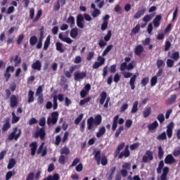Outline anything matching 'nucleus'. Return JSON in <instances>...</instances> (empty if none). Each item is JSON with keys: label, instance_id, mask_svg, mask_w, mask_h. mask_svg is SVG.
I'll list each match as a JSON object with an SVG mask.
<instances>
[{"label": "nucleus", "instance_id": "obj_1", "mask_svg": "<svg viewBox=\"0 0 180 180\" xmlns=\"http://www.w3.org/2000/svg\"><path fill=\"white\" fill-rule=\"evenodd\" d=\"M157 173L158 174H161L160 176V180H168V174H169V167H164V161L161 160L159 164L158 167L156 169Z\"/></svg>", "mask_w": 180, "mask_h": 180}, {"label": "nucleus", "instance_id": "obj_2", "mask_svg": "<svg viewBox=\"0 0 180 180\" xmlns=\"http://www.w3.org/2000/svg\"><path fill=\"white\" fill-rule=\"evenodd\" d=\"M101 123H102V116L101 115H96L95 119L94 117H90L87 120V130H93V131H95V129H94V124L99 126Z\"/></svg>", "mask_w": 180, "mask_h": 180}, {"label": "nucleus", "instance_id": "obj_3", "mask_svg": "<svg viewBox=\"0 0 180 180\" xmlns=\"http://www.w3.org/2000/svg\"><path fill=\"white\" fill-rule=\"evenodd\" d=\"M20 136H22V130L18 127H14L13 131L8 136V140L18 141Z\"/></svg>", "mask_w": 180, "mask_h": 180}, {"label": "nucleus", "instance_id": "obj_4", "mask_svg": "<svg viewBox=\"0 0 180 180\" xmlns=\"http://www.w3.org/2000/svg\"><path fill=\"white\" fill-rule=\"evenodd\" d=\"M58 122V112L53 111L51 114V117H49L47 119V124L50 126V124H56Z\"/></svg>", "mask_w": 180, "mask_h": 180}, {"label": "nucleus", "instance_id": "obj_5", "mask_svg": "<svg viewBox=\"0 0 180 180\" xmlns=\"http://www.w3.org/2000/svg\"><path fill=\"white\" fill-rule=\"evenodd\" d=\"M12 72H15V67L12 65H8L6 68V71L4 74V77L6 79V82H8L9 79H11V77H12V75H11V73Z\"/></svg>", "mask_w": 180, "mask_h": 180}, {"label": "nucleus", "instance_id": "obj_6", "mask_svg": "<svg viewBox=\"0 0 180 180\" xmlns=\"http://www.w3.org/2000/svg\"><path fill=\"white\" fill-rule=\"evenodd\" d=\"M39 137L40 140H44V139H46V129L44 127L40 128L34 134V139H39Z\"/></svg>", "mask_w": 180, "mask_h": 180}, {"label": "nucleus", "instance_id": "obj_7", "mask_svg": "<svg viewBox=\"0 0 180 180\" xmlns=\"http://www.w3.org/2000/svg\"><path fill=\"white\" fill-rule=\"evenodd\" d=\"M117 123H119V124H123V123H124V120L123 118L119 119V115L115 116L113 118V123L112 126V131H115L117 128Z\"/></svg>", "mask_w": 180, "mask_h": 180}, {"label": "nucleus", "instance_id": "obj_8", "mask_svg": "<svg viewBox=\"0 0 180 180\" xmlns=\"http://www.w3.org/2000/svg\"><path fill=\"white\" fill-rule=\"evenodd\" d=\"M149 161H153L154 160V155L152 151L147 150L145 153V155L142 158V162H148Z\"/></svg>", "mask_w": 180, "mask_h": 180}, {"label": "nucleus", "instance_id": "obj_9", "mask_svg": "<svg viewBox=\"0 0 180 180\" xmlns=\"http://www.w3.org/2000/svg\"><path fill=\"white\" fill-rule=\"evenodd\" d=\"M86 78V72H81L79 70L77 71L74 74V79L75 81H81L84 79Z\"/></svg>", "mask_w": 180, "mask_h": 180}, {"label": "nucleus", "instance_id": "obj_10", "mask_svg": "<svg viewBox=\"0 0 180 180\" xmlns=\"http://www.w3.org/2000/svg\"><path fill=\"white\" fill-rule=\"evenodd\" d=\"M110 18V15L106 14L103 18V23L101 24V30H106L108 29V25H109V19Z\"/></svg>", "mask_w": 180, "mask_h": 180}, {"label": "nucleus", "instance_id": "obj_11", "mask_svg": "<svg viewBox=\"0 0 180 180\" xmlns=\"http://www.w3.org/2000/svg\"><path fill=\"white\" fill-rule=\"evenodd\" d=\"M10 61L11 63H14V67H19L22 63V58L19 57V56L16 55L14 58L11 57Z\"/></svg>", "mask_w": 180, "mask_h": 180}, {"label": "nucleus", "instance_id": "obj_12", "mask_svg": "<svg viewBox=\"0 0 180 180\" xmlns=\"http://www.w3.org/2000/svg\"><path fill=\"white\" fill-rule=\"evenodd\" d=\"M84 16L82 14H79L77 17L76 23L77 26L79 27V29H84Z\"/></svg>", "mask_w": 180, "mask_h": 180}, {"label": "nucleus", "instance_id": "obj_13", "mask_svg": "<svg viewBox=\"0 0 180 180\" xmlns=\"http://www.w3.org/2000/svg\"><path fill=\"white\" fill-rule=\"evenodd\" d=\"M123 157H124L125 158H127V157H130V150H129V146H127L124 150L118 155V158L120 160H122Z\"/></svg>", "mask_w": 180, "mask_h": 180}, {"label": "nucleus", "instance_id": "obj_14", "mask_svg": "<svg viewBox=\"0 0 180 180\" xmlns=\"http://www.w3.org/2000/svg\"><path fill=\"white\" fill-rule=\"evenodd\" d=\"M143 51L144 47L141 44L137 45L134 49V54L138 57H141V53H143Z\"/></svg>", "mask_w": 180, "mask_h": 180}, {"label": "nucleus", "instance_id": "obj_15", "mask_svg": "<svg viewBox=\"0 0 180 180\" xmlns=\"http://www.w3.org/2000/svg\"><path fill=\"white\" fill-rule=\"evenodd\" d=\"M173 129H174V122H171L167 126L166 133H167V136L168 139H171V137H172Z\"/></svg>", "mask_w": 180, "mask_h": 180}, {"label": "nucleus", "instance_id": "obj_16", "mask_svg": "<svg viewBox=\"0 0 180 180\" xmlns=\"http://www.w3.org/2000/svg\"><path fill=\"white\" fill-rule=\"evenodd\" d=\"M162 20V15H161V14L156 15L153 21L154 27H160Z\"/></svg>", "mask_w": 180, "mask_h": 180}, {"label": "nucleus", "instance_id": "obj_17", "mask_svg": "<svg viewBox=\"0 0 180 180\" xmlns=\"http://www.w3.org/2000/svg\"><path fill=\"white\" fill-rule=\"evenodd\" d=\"M10 106L11 108H16L18 106V98L14 94L10 96Z\"/></svg>", "mask_w": 180, "mask_h": 180}, {"label": "nucleus", "instance_id": "obj_18", "mask_svg": "<svg viewBox=\"0 0 180 180\" xmlns=\"http://www.w3.org/2000/svg\"><path fill=\"white\" fill-rule=\"evenodd\" d=\"M31 67L32 70H35L36 71H41V62H40L39 60H37L32 64Z\"/></svg>", "mask_w": 180, "mask_h": 180}, {"label": "nucleus", "instance_id": "obj_19", "mask_svg": "<svg viewBox=\"0 0 180 180\" xmlns=\"http://www.w3.org/2000/svg\"><path fill=\"white\" fill-rule=\"evenodd\" d=\"M137 79V75H134L131 76L130 80H129V85L131 87V89L132 91H134L136 89V80Z\"/></svg>", "mask_w": 180, "mask_h": 180}, {"label": "nucleus", "instance_id": "obj_20", "mask_svg": "<svg viewBox=\"0 0 180 180\" xmlns=\"http://www.w3.org/2000/svg\"><path fill=\"white\" fill-rule=\"evenodd\" d=\"M75 70H77V65H74L69 68V71H64V75L66 77V78H70L71 77V74H72V72H74Z\"/></svg>", "mask_w": 180, "mask_h": 180}, {"label": "nucleus", "instance_id": "obj_21", "mask_svg": "<svg viewBox=\"0 0 180 180\" xmlns=\"http://www.w3.org/2000/svg\"><path fill=\"white\" fill-rule=\"evenodd\" d=\"M9 117L6 118L5 123L4 124L1 130L2 131H8L11 129V122Z\"/></svg>", "mask_w": 180, "mask_h": 180}, {"label": "nucleus", "instance_id": "obj_22", "mask_svg": "<svg viewBox=\"0 0 180 180\" xmlns=\"http://www.w3.org/2000/svg\"><path fill=\"white\" fill-rule=\"evenodd\" d=\"M31 148V155L34 157L36 155V150H37V142H32L30 144Z\"/></svg>", "mask_w": 180, "mask_h": 180}, {"label": "nucleus", "instance_id": "obj_23", "mask_svg": "<svg viewBox=\"0 0 180 180\" xmlns=\"http://www.w3.org/2000/svg\"><path fill=\"white\" fill-rule=\"evenodd\" d=\"M175 162V158L172 154L167 155L165 158V164H174Z\"/></svg>", "mask_w": 180, "mask_h": 180}, {"label": "nucleus", "instance_id": "obj_24", "mask_svg": "<svg viewBox=\"0 0 180 180\" xmlns=\"http://www.w3.org/2000/svg\"><path fill=\"white\" fill-rule=\"evenodd\" d=\"M124 146H125L124 142H122L120 145H118V146L117 147L116 150L114 152L115 157H117V155L120 154V151H122V150L124 148Z\"/></svg>", "mask_w": 180, "mask_h": 180}, {"label": "nucleus", "instance_id": "obj_25", "mask_svg": "<svg viewBox=\"0 0 180 180\" xmlns=\"http://www.w3.org/2000/svg\"><path fill=\"white\" fill-rule=\"evenodd\" d=\"M58 38L60 39V40H62V41H64L65 43H68V44H71V43H72V41H74L70 37H64L63 36V33L59 34Z\"/></svg>", "mask_w": 180, "mask_h": 180}, {"label": "nucleus", "instance_id": "obj_26", "mask_svg": "<svg viewBox=\"0 0 180 180\" xmlns=\"http://www.w3.org/2000/svg\"><path fill=\"white\" fill-rule=\"evenodd\" d=\"M107 98H108V94L106 93V91H102L100 94V100H99L100 104L103 105V103H105V101H106Z\"/></svg>", "mask_w": 180, "mask_h": 180}, {"label": "nucleus", "instance_id": "obj_27", "mask_svg": "<svg viewBox=\"0 0 180 180\" xmlns=\"http://www.w3.org/2000/svg\"><path fill=\"white\" fill-rule=\"evenodd\" d=\"M27 102L29 103H32L34 102V91H33V90H30L28 91Z\"/></svg>", "mask_w": 180, "mask_h": 180}, {"label": "nucleus", "instance_id": "obj_28", "mask_svg": "<svg viewBox=\"0 0 180 180\" xmlns=\"http://www.w3.org/2000/svg\"><path fill=\"white\" fill-rule=\"evenodd\" d=\"M94 160L97 162V165H101V150H97L94 153Z\"/></svg>", "mask_w": 180, "mask_h": 180}, {"label": "nucleus", "instance_id": "obj_29", "mask_svg": "<svg viewBox=\"0 0 180 180\" xmlns=\"http://www.w3.org/2000/svg\"><path fill=\"white\" fill-rule=\"evenodd\" d=\"M143 117L147 118L151 115V107H146L142 112Z\"/></svg>", "mask_w": 180, "mask_h": 180}, {"label": "nucleus", "instance_id": "obj_30", "mask_svg": "<svg viewBox=\"0 0 180 180\" xmlns=\"http://www.w3.org/2000/svg\"><path fill=\"white\" fill-rule=\"evenodd\" d=\"M144 13H146V8H143L142 10L139 11L135 13L134 15V19H140L141 16L144 15Z\"/></svg>", "mask_w": 180, "mask_h": 180}, {"label": "nucleus", "instance_id": "obj_31", "mask_svg": "<svg viewBox=\"0 0 180 180\" xmlns=\"http://www.w3.org/2000/svg\"><path fill=\"white\" fill-rule=\"evenodd\" d=\"M105 133H106V129L105 128V127H101L98 129V131L96 133V136L98 139H99L100 137H102V136H103Z\"/></svg>", "mask_w": 180, "mask_h": 180}, {"label": "nucleus", "instance_id": "obj_32", "mask_svg": "<svg viewBox=\"0 0 180 180\" xmlns=\"http://www.w3.org/2000/svg\"><path fill=\"white\" fill-rule=\"evenodd\" d=\"M66 23H68L72 27H74V26H75V18H74V16H69L66 20Z\"/></svg>", "mask_w": 180, "mask_h": 180}, {"label": "nucleus", "instance_id": "obj_33", "mask_svg": "<svg viewBox=\"0 0 180 180\" xmlns=\"http://www.w3.org/2000/svg\"><path fill=\"white\" fill-rule=\"evenodd\" d=\"M91 99H92V97L89 96L86 98L80 100V101L79 103V106H84V105H86V103H89V102H91Z\"/></svg>", "mask_w": 180, "mask_h": 180}, {"label": "nucleus", "instance_id": "obj_34", "mask_svg": "<svg viewBox=\"0 0 180 180\" xmlns=\"http://www.w3.org/2000/svg\"><path fill=\"white\" fill-rule=\"evenodd\" d=\"M138 110H139V101H136L132 105L131 113H137Z\"/></svg>", "mask_w": 180, "mask_h": 180}, {"label": "nucleus", "instance_id": "obj_35", "mask_svg": "<svg viewBox=\"0 0 180 180\" xmlns=\"http://www.w3.org/2000/svg\"><path fill=\"white\" fill-rule=\"evenodd\" d=\"M158 127V122L157 120L154 121L152 124L148 125V130H155Z\"/></svg>", "mask_w": 180, "mask_h": 180}, {"label": "nucleus", "instance_id": "obj_36", "mask_svg": "<svg viewBox=\"0 0 180 180\" xmlns=\"http://www.w3.org/2000/svg\"><path fill=\"white\" fill-rule=\"evenodd\" d=\"M50 40H51V38L50 37V35H49L44 44V50L46 51V50H47L50 46Z\"/></svg>", "mask_w": 180, "mask_h": 180}, {"label": "nucleus", "instance_id": "obj_37", "mask_svg": "<svg viewBox=\"0 0 180 180\" xmlns=\"http://www.w3.org/2000/svg\"><path fill=\"white\" fill-rule=\"evenodd\" d=\"M78 36V28L75 27V28H72L70 31V37L72 39H77Z\"/></svg>", "mask_w": 180, "mask_h": 180}, {"label": "nucleus", "instance_id": "obj_38", "mask_svg": "<svg viewBox=\"0 0 180 180\" xmlns=\"http://www.w3.org/2000/svg\"><path fill=\"white\" fill-rule=\"evenodd\" d=\"M70 148H68L67 146H65L60 149L61 155H70Z\"/></svg>", "mask_w": 180, "mask_h": 180}, {"label": "nucleus", "instance_id": "obj_39", "mask_svg": "<svg viewBox=\"0 0 180 180\" xmlns=\"http://www.w3.org/2000/svg\"><path fill=\"white\" fill-rule=\"evenodd\" d=\"M156 65L158 69L164 68V67H165V63L162 59H158L156 62Z\"/></svg>", "mask_w": 180, "mask_h": 180}, {"label": "nucleus", "instance_id": "obj_40", "mask_svg": "<svg viewBox=\"0 0 180 180\" xmlns=\"http://www.w3.org/2000/svg\"><path fill=\"white\" fill-rule=\"evenodd\" d=\"M116 172V167H113L110 169V173L108 174V180H112L113 179V174Z\"/></svg>", "mask_w": 180, "mask_h": 180}, {"label": "nucleus", "instance_id": "obj_41", "mask_svg": "<svg viewBox=\"0 0 180 180\" xmlns=\"http://www.w3.org/2000/svg\"><path fill=\"white\" fill-rule=\"evenodd\" d=\"M169 57L170 58L174 60V61H178V60H179V52L178 51L174 52L173 53L171 54Z\"/></svg>", "mask_w": 180, "mask_h": 180}, {"label": "nucleus", "instance_id": "obj_42", "mask_svg": "<svg viewBox=\"0 0 180 180\" xmlns=\"http://www.w3.org/2000/svg\"><path fill=\"white\" fill-rule=\"evenodd\" d=\"M15 165H16V161L15 159L11 158L8 164L7 168L8 169H12Z\"/></svg>", "mask_w": 180, "mask_h": 180}, {"label": "nucleus", "instance_id": "obj_43", "mask_svg": "<svg viewBox=\"0 0 180 180\" xmlns=\"http://www.w3.org/2000/svg\"><path fill=\"white\" fill-rule=\"evenodd\" d=\"M41 15H43V11L41 9H39L37 12V14L36 17L33 19L32 22H36L41 18Z\"/></svg>", "mask_w": 180, "mask_h": 180}, {"label": "nucleus", "instance_id": "obj_44", "mask_svg": "<svg viewBox=\"0 0 180 180\" xmlns=\"http://www.w3.org/2000/svg\"><path fill=\"white\" fill-rule=\"evenodd\" d=\"M176 101V94H172L170 96V97L168 98V105H172L174 102Z\"/></svg>", "mask_w": 180, "mask_h": 180}, {"label": "nucleus", "instance_id": "obj_45", "mask_svg": "<svg viewBox=\"0 0 180 180\" xmlns=\"http://www.w3.org/2000/svg\"><path fill=\"white\" fill-rule=\"evenodd\" d=\"M148 82H150V77H146L141 79V84L142 86H147V84H148Z\"/></svg>", "mask_w": 180, "mask_h": 180}, {"label": "nucleus", "instance_id": "obj_46", "mask_svg": "<svg viewBox=\"0 0 180 180\" xmlns=\"http://www.w3.org/2000/svg\"><path fill=\"white\" fill-rule=\"evenodd\" d=\"M37 43V37L34 35L30 38V46H34Z\"/></svg>", "mask_w": 180, "mask_h": 180}, {"label": "nucleus", "instance_id": "obj_47", "mask_svg": "<svg viewBox=\"0 0 180 180\" xmlns=\"http://www.w3.org/2000/svg\"><path fill=\"white\" fill-rule=\"evenodd\" d=\"M158 158L159 160H162V158H164V150L161 146L158 147Z\"/></svg>", "mask_w": 180, "mask_h": 180}, {"label": "nucleus", "instance_id": "obj_48", "mask_svg": "<svg viewBox=\"0 0 180 180\" xmlns=\"http://www.w3.org/2000/svg\"><path fill=\"white\" fill-rule=\"evenodd\" d=\"M56 46L57 51H59L60 53L64 52V49H63V44H61V42H56Z\"/></svg>", "mask_w": 180, "mask_h": 180}, {"label": "nucleus", "instance_id": "obj_49", "mask_svg": "<svg viewBox=\"0 0 180 180\" xmlns=\"http://www.w3.org/2000/svg\"><path fill=\"white\" fill-rule=\"evenodd\" d=\"M112 49H113V45H108L102 53L103 57H105V56H106V54H108V53H109Z\"/></svg>", "mask_w": 180, "mask_h": 180}, {"label": "nucleus", "instance_id": "obj_50", "mask_svg": "<svg viewBox=\"0 0 180 180\" xmlns=\"http://www.w3.org/2000/svg\"><path fill=\"white\" fill-rule=\"evenodd\" d=\"M111 37H112V31L108 30L107 34L105 35L103 40L108 43V41L110 40Z\"/></svg>", "mask_w": 180, "mask_h": 180}, {"label": "nucleus", "instance_id": "obj_51", "mask_svg": "<svg viewBox=\"0 0 180 180\" xmlns=\"http://www.w3.org/2000/svg\"><path fill=\"white\" fill-rule=\"evenodd\" d=\"M174 63H175V60L172 59H167L166 62L167 67H168L169 68H172L174 67Z\"/></svg>", "mask_w": 180, "mask_h": 180}, {"label": "nucleus", "instance_id": "obj_52", "mask_svg": "<svg viewBox=\"0 0 180 180\" xmlns=\"http://www.w3.org/2000/svg\"><path fill=\"white\" fill-rule=\"evenodd\" d=\"M140 32V25H136L134 28L132 29L131 34H137Z\"/></svg>", "mask_w": 180, "mask_h": 180}, {"label": "nucleus", "instance_id": "obj_53", "mask_svg": "<svg viewBox=\"0 0 180 180\" xmlns=\"http://www.w3.org/2000/svg\"><path fill=\"white\" fill-rule=\"evenodd\" d=\"M157 119L160 122V124H162V123H164V122L165 121V117L162 113L159 114L157 117Z\"/></svg>", "mask_w": 180, "mask_h": 180}, {"label": "nucleus", "instance_id": "obj_54", "mask_svg": "<svg viewBox=\"0 0 180 180\" xmlns=\"http://www.w3.org/2000/svg\"><path fill=\"white\" fill-rule=\"evenodd\" d=\"M157 82H158V77H157V76H153L150 79V86H155V85H157Z\"/></svg>", "mask_w": 180, "mask_h": 180}, {"label": "nucleus", "instance_id": "obj_55", "mask_svg": "<svg viewBox=\"0 0 180 180\" xmlns=\"http://www.w3.org/2000/svg\"><path fill=\"white\" fill-rule=\"evenodd\" d=\"M44 103V97L43 94H41V95L38 96L37 104L38 105H43Z\"/></svg>", "mask_w": 180, "mask_h": 180}, {"label": "nucleus", "instance_id": "obj_56", "mask_svg": "<svg viewBox=\"0 0 180 180\" xmlns=\"http://www.w3.org/2000/svg\"><path fill=\"white\" fill-rule=\"evenodd\" d=\"M16 175V173L15 172H8L6 174V180H9L11 179V177L13 176Z\"/></svg>", "mask_w": 180, "mask_h": 180}, {"label": "nucleus", "instance_id": "obj_57", "mask_svg": "<svg viewBox=\"0 0 180 180\" xmlns=\"http://www.w3.org/2000/svg\"><path fill=\"white\" fill-rule=\"evenodd\" d=\"M100 164L103 166L108 165V158H106V156H102L100 160Z\"/></svg>", "mask_w": 180, "mask_h": 180}, {"label": "nucleus", "instance_id": "obj_58", "mask_svg": "<svg viewBox=\"0 0 180 180\" xmlns=\"http://www.w3.org/2000/svg\"><path fill=\"white\" fill-rule=\"evenodd\" d=\"M158 140H167V134L165 131L162 132L157 136Z\"/></svg>", "mask_w": 180, "mask_h": 180}, {"label": "nucleus", "instance_id": "obj_59", "mask_svg": "<svg viewBox=\"0 0 180 180\" xmlns=\"http://www.w3.org/2000/svg\"><path fill=\"white\" fill-rule=\"evenodd\" d=\"M123 130H124V127L123 126L119 127L118 129L117 130V131L115 133L116 139H117V137H119V136H120V134L123 131Z\"/></svg>", "mask_w": 180, "mask_h": 180}, {"label": "nucleus", "instance_id": "obj_60", "mask_svg": "<svg viewBox=\"0 0 180 180\" xmlns=\"http://www.w3.org/2000/svg\"><path fill=\"white\" fill-rule=\"evenodd\" d=\"M58 162L59 164H61V165H64L65 164V156H64V155H61L59 157Z\"/></svg>", "mask_w": 180, "mask_h": 180}, {"label": "nucleus", "instance_id": "obj_61", "mask_svg": "<svg viewBox=\"0 0 180 180\" xmlns=\"http://www.w3.org/2000/svg\"><path fill=\"white\" fill-rule=\"evenodd\" d=\"M84 118V114H80L75 120V124H79L81 120Z\"/></svg>", "mask_w": 180, "mask_h": 180}, {"label": "nucleus", "instance_id": "obj_62", "mask_svg": "<svg viewBox=\"0 0 180 180\" xmlns=\"http://www.w3.org/2000/svg\"><path fill=\"white\" fill-rule=\"evenodd\" d=\"M97 61H98V63H99L101 65H103L105 64V59L103 58V56H98L97 58Z\"/></svg>", "mask_w": 180, "mask_h": 180}, {"label": "nucleus", "instance_id": "obj_63", "mask_svg": "<svg viewBox=\"0 0 180 180\" xmlns=\"http://www.w3.org/2000/svg\"><path fill=\"white\" fill-rule=\"evenodd\" d=\"M101 15V11L99 9H95L91 13L93 18H98Z\"/></svg>", "mask_w": 180, "mask_h": 180}, {"label": "nucleus", "instance_id": "obj_64", "mask_svg": "<svg viewBox=\"0 0 180 180\" xmlns=\"http://www.w3.org/2000/svg\"><path fill=\"white\" fill-rule=\"evenodd\" d=\"M57 108H58V103H57V96H53V110H56Z\"/></svg>", "mask_w": 180, "mask_h": 180}]
</instances>
